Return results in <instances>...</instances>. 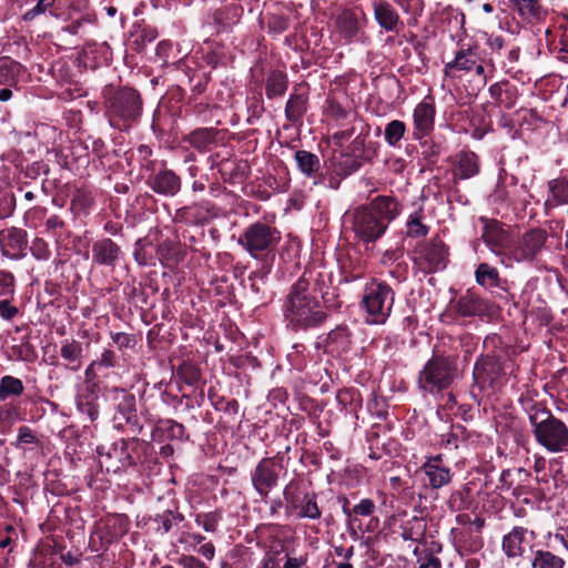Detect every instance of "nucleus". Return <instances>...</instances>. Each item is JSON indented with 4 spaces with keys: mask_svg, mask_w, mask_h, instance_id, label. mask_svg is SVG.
I'll use <instances>...</instances> for the list:
<instances>
[{
    "mask_svg": "<svg viewBox=\"0 0 568 568\" xmlns=\"http://www.w3.org/2000/svg\"><path fill=\"white\" fill-rule=\"evenodd\" d=\"M60 356L64 361V367L71 372H78L82 366V344L75 339H65L60 347Z\"/></svg>",
    "mask_w": 568,
    "mask_h": 568,
    "instance_id": "a878e982",
    "label": "nucleus"
},
{
    "mask_svg": "<svg viewBox=\"0 0 568 568\" xmlns=\"http://www.w3.org/2000/svg\"><path fill=\"white\" fill-rule=\"evenodd\" d=\"M24 390L21 379L6 375L0 379V399L4 400L10 396H20Z\"/></svg>",
    "mask_w": 568,
    "mask_h": 568,
    "instance_id": "a19ab883",
    "label": "nucleus"
},
{
    "mask_svg": "<svg viewBox=\"0 0 568 568\" xmlns=\"http://www.w3.org/2000/svg\"><path fill=\"white\" fill-rule=\"evenodd\" d=\"M479 220L484 224L481 232L483 241L503 262L505 248L510 244L507 230L497 220H489L484 216Z\"/></svg>",
    "mask_w": 568,
    "mask_h": 568,
    "instance_id": "2eb2a0df",
    "label": "nucleus"
},
{
    "mask_svg": "<svg viewBox=\"0 0 568 568\" xmlns=\"http://www.w3.org/2000/svg\"><path fill=\"white\" fill-rule=\"evenodd\" d=\"M528 419L539 446L551 454L568 452V426L551 410L534 406Z\"/></svg>",
    "mask_w": 568,
    "mask_h": 568,
    "instance_id": "20e7f679",
    "label": "nucleus"
},
{
    "mask_svg": "<svg viewBox=\"0 0 568 568\" xmlns=\"http://www.w3.org/2000/svg\"><path fill=\"white\" fill-rule=\"evenodd\" d=\"M30 251H31L32 255L37 260L47 261L51 256V252L49 250V246H48L47 242L43 239H39V237L34 239L32 241Z\"/></svg>",
    "mask_w": 568,
    "mask_h": 568,
    "instance_id": "4d7b16f0",
    "label": "nucleus"
},
{
    "mask_svg": "<svg viewBox=\"0 0 568 568\" xmlns=\"http://www.w3.org/2000/svg\"><path fill=\"white\" fill-rule=\"evenodd\" d=\"M287 542L277 536H272L265 546V552L257 568H281V562L287 556Z\"/></svg>",
    "mask_w": 568,
    "mask_h": 568,
    "instance_id": "4be33fe9",
    "label": "nucleus"
},
{
    "mask_svg": "<svg viewBox=\"0 0 568 568\" xmlns=\"http://www.w3.org/2000/svg\"><path fill=\"white\" fill-rule=\"evenodd\" d=\"M453 545L459 556H471L478 554L484 547V539L477 531L465 528H453Z\"/></svg>",
    "mask_w": 568,
    "mask_h": 568,
    "instance_id": "f3484780",
    "label": "nucleus"
},
{
    "mask_svg": "<svg viewBox=\"0 0 568 568\" xmlns=\"http://www.w3.org/2000/svg\"><path fill=\"white\" fill-rule=\"evenodd\" d=\"M406 132V125L400 120H393L386 124L384 136L390 146H396Z\"/></svg>",
    "mask_w": 568,
    "mask_h": 568,
    "instance_id": "49530a36",
    "label": "nucleus"
},
{
    "mask_svg": "<svg viewBox=\"0 0 568 568\" xmlns=\"http://www.w3.org/2000/svg\"><path fill=\"white\" fill-rule=\"evenodd\" d=\"M100 368H112L116 364L115 353L111 349H104L100 358L95 359Z\"/></svg>",
    "mask_w": 568,
    "mask_h": 568,
    "instance_id": "774afa93",
    "label": "nucleus"
},
{
    "mask_svg": "<svg viewBox=\"0 0 568 568\" xmlns=\"http://www.w3.org/2000/svg\"><path fill=\"white\" fill-rule=\"evenodd\" d=\"M18 419L19 412L16 407L9 405L0 407V434H7Z\"/></svg>",
    "mask_w": 568,
    "mask_h": 568,
    "instance_id": "8fccbe9b",
    "label": "nucleus"
},
{
    "mask_svg": "<svg viewBox=\"0 0 568 568\" xmlns=\"http://www.w3.org/2000/svg\"><path fill=\"white\" fill-rule=\"evenodd\" d=\"M165 432L170 438L174 439H182L185 435L184 426L173 419H168L165 422Z\"/></svg>",
    "mask_w": 568,
    "mask_h": 568,
    "instance_id": "338daca9",
    "label": "nucleus"
},
{
    "mask_svg": "<svg viewBox=\"0 0 568 568\" xmlns=\"http://www.w3.org/2000/svg\"><path fill=\"white\" fill-rule=\"evenodd\" d=\"M490 97L499 104L506 108H511L515 104V99H510L506 101L504 95H508L510 93V87L507 82H497L490 85L489 88Z\"/></svg>",
    "mask_w": 568,
    "mask_h": 568,
    "instance_id": "09e8293b",
    "label": "nucleus"
},
{
    "mask_svg": "<svg viewBox=\"0 0 568 568\" xmlns=\"http://www.w3.org/2000/svg\"><path fill=\"white\" fill-rule=\"evenodd\" d=\"M362 162L353 156L345 155L344 159L338 161V170L343 171L345 175H349L359 170Z\"/></svg>",
    "mask_w": 568,
    "mask_h": 568,
    "instance_id": "e2e57ef3",
    "label": "nucleus"
},
{
    "mask_svg": "<svg viewBox=\"0 0 568 568\" xmlns=\"http://www.w3.org/2000/svg\"><path fill=\"white\" fill-rule=\"evenodd\" d=\"M321 274L305 270L291 285L282 304L286 327L294 332H306L320 327L327 318L325 305L317 295Z\"/></svg>",
    "mask_w": 568,
    "mask_h": 568,
    "instance_id": "f257e3e1",
    "label": "nucleus"
},
{
    "mask_svg": "<svg viewBox=\"0 0 568 568\" xmlns=\"http://www.w3.org/2000/svg\"><path fill=\"white\" fill-rule=\"evenodd\" d=\"M335 24L341 36L348 41L355 39L361 30L356 13L349 9H345L337 14Z\"/></svg>",
    "mask_w": 568,
    "mask_h": 568,
    "instance_id": "c85d7f7f",
    "label": "nucleus"
},
{
    "mask_svg": "<svg viewBox=\"0 0 568 568\" xmlns=\"http://www.w3.org/2000/svg\"><path fill=\"white\" fill-rule=\"evenodd\" d=\"M547 241V232L541 229H531L510 242L505 248L503 264L511 266L513 263L531 262L541 252Z\"/></svg>",
    "mask_w": 568,
    "mask_h": 568,
    "instance_id": "1a4fd4ad",
    "label": "nucleus"
},
{
    "mask_svg": "<svg viewBox=\"0 0 568 568\" xmlns=\"http://www.w3.org/2000/svg\"><path fill=\"white\" fill-rule=\"evenodd\" d=\"M217 133L219 131L214 128H200L187 134L184 141L200 152H207L215 144Z\"/></svg>",
    "mask_w": 568,
    "mask_h": 568,
    "instance_id": "cd10ccee",
    "label": "nucleus"
},
{
    "mask_svg": "<svg viewBox=\"0 0 568 568\" xmlns=\"http://www.w3.org/2000/svg\"><path fill=\"white\" fill-rule=\"evenodd\" d=\"M111 338L119 349L133 348L136 345V338L133 334L111 333Z\"/></svg>",
    "mask_w": 568,
    "mask_h": 568,
    "instance_id": "bf43d9fd",
    "label": "nucleus"
},
{
    "mask_svg": "<svg viewBox=\"0 0 568 568\" xmlns=\"http://www.w3.org/2000/svg\"><path fill=\"white\" fill-rule=\"evenodd\" d=\"M285 509L288 515H296L300 519H320L322 511L317 505L314 493H301L290 483L283 490Z\"/></svg>",
    "mask_w": 568,
    "mask_h": 568,
    "instance_id": "9d476101",
    "label": "nucleus"
},
{
    "mask_svg": "<svg viewBox=\"0 0 568 568\" xmlns=\"http://www.w3.org/2000/svg\"><path fill=\"white\" fill-rule=\"evenodd\" d=\"M243 14V8L239 4H230L216 10L213 14L214 23L220 31L231 29L237 24Z\"/></svg>",
    "mask_w": 568,
    "mask_h": 568,
    "instance_id": "7c9ffc66",
    "label": "nucleus"
},
{
    "mask_svg": "<svg viewBox=\"0 0 568 568\" xmlns=\"http://www.w3.org/2000/svg\"><path fill=\"white\" fill-rule=\"evenodd\" d=\"M537 534L523 526H514L501 539V550L508 559L525 557L531 550Z\"/></svg>",
    "mask_w": 568,
    "mask_h": 568,
    "instance_id": "f8f14e48",
    "label": "nucleus"
},
{
    "mask_svg": "<svg viewBox=\"0 0 568 568\" xmlns=\"http://www.w3.org/2000/svg\"><path fill=\"white\" fill-rule=\"evenodd\" d=\"M288 87L287 74L273 70L266 78L265 92L268 99L278 98L285 94Z\"/></svg>",
    "mask_w": 568,
    "mask_h": 568,
    "instance_id": "c9c22d12",
    "label": "nucleus"
},
{
    "mask_svg": "<svg viewBox=\"0 0 568 568\" xmlns=\"http://www.w3.org/2000/svg\"><path fill=\"white\" fill-rule=\"evenodd\" d=\"M118 413L122 418L129 423H136L138 416L135 413V398L133 395L122 392V400L118 405Z\"/></svg>",
    "mask_w": 568,
    "mask_h": 568,
    "instance_id": "c03bdc74",
    "label": "nucleus"
},
{
    "mask_svg": "<svg viewBox=\"0 0 568 568\" xmlns=\"http://www.w3.org/2000/svg\"><path fill=\"white\" fill-rule=\"evenodd\" d=\"M307 100L302 93H292L286 102L285 115L292 122H298L306 112Z\"/></svg>",
    "mask_w": 568,
    "mask_h": 568,
    "instance_id": "4c0bfd02",
    "label": "nucleus"
},
{
    "mask_svg": "<svg viewBox=\"0 0 568 568\" xmlns=\"http://www.w3.org/2000/svg\"><path fill=\"white\" fill-rule=\"evenodd\" d=\"M270 31L274 33H283L288 29L290 20L283 14H272L267 19Z\"/></svg>",
    "mask_w": 568,
    "mask_h": 568,
    "instance_id": "13d9d810",
    "label": "nucleus"
},
{
    "mask_svg": "<svg viewBox=\"0 0 568 568\" xmlns=\"http://www.w3.org/2000/svg\"><path fill=\"white\" fill-rule=\"evenodd\" d=\"M475 281L484 288H495L500 286V275L498 270L486 262L478 264L475 271Z\"/></svg>",
    "mask_w": 568,
    "mask_h": 568,
    "instance_id": "f704fd0d",
    "label": "nucleus"
},
{
    "mask_svg": "<svg viewBox=\"0 0 568 568\" xmlns=\"http://www.w3.org/2000/svg\"><path fill=\"white\" fill-rule=\"evenodd\" d=\"M184 516L180 513L172 510H165L163 514L156 516L155 521L160 524V528L163 532H169L173 526H176L183 521Z\"/></svg>",
    "mask_w": 568,
    "mask_h": 568,
    "instance_id": "603ef678",
    "label": "nucleus"
},
{
    "mask_svg": "<svg viewBox=\"0 0 568 568\" xmlns=\"http://www.w3.org/2000/svg\"><path fill=\"white\" fill-rule=\"evenodd\" d=\"M565 560L549 550L534 551L531 568H564Z\"/></svg>",
    "mask_w": 568,
    "mask_h": 568,
    "instance_id": "58836bf2",
    "label": "nucleus"
},
{
    "mask_svg": "<svg viewBox=\"0 0 568 568\" xmlns=\"http://www.w3.org/2000/svg\"><path fill=\"white\" fill-rule=\"evenodd\" d=\"M375 503L369 498L362 499L352 509V513L359 516H371L375 511Z\"/></svg>",
    "mask_w": 568,
    "mask_h": 568,
    "instance_id": "69168bd1",
    "label": "nucleus"
},
{
    "mask_svg": "<svg viewBox=\"0 0 568 568\" xmlns=\"http://www.w3.org/2000/svg\"><path fill=\"white\" fill-rule=\"evenodd\" d=\"M28 245L27 232L18 227H8L0 231V246L4 256L19 260Z\"/></svg>",
    "mask_w": 568,
    "mask_h": 568,
    "instance_id": "dca6fc26",
    "label": "nucleus"
},
{
    "mask_svg": "<svg viewBox=\"0 0 568 568\" xmlns=\"http://www.w3.org/2000/svg\"><path fill=\"white\" fill-rule=\"evenodd\" d=\"M548 190L550 196L545 202L546 210L568 203V180L554 179L548 182Z\"/></svg>",
    "mask_w": 568,
    "mask_h": 568,
    "instance_id": "2f4dec72",
    "label": "nucleus"
},
{
    "mask_svg": "<svg viewBox=\"0 0 568 568\" xmlns=\"http://www.w3.org/2000/svg\"><path fill=\"white\" fill-rule=\"evenodd\" d=\"M142 110L141 94L132 88L124 87L109 98L105 114L113 128L122 130L138 122Z\"/></svg>",
    "mask_w": 568,
    "mask_h": 568,
    "instance_id": "423d86ee",
    "label": "nucleus"
},
{
    "mask_svg": "<svg viewBox=\"0 0 568 568\" xmlns=\"http://www.w3.org/2000/svg\"><path fill=\"white\" fill-rule=\"evenodd\" d=\"M174 221L187 225H199L207 221V210L197 203L183 206L175 211Z\"/></svg>",
    "mask_w": 568,
    "mask_h": 568,
    "instance_id": "c756f323",
    "label": "nucleus"
},
{
    "mask_svg": "<svg viewBox=\"0 0 568 568\" xmlns=\"http://www.w3.org/2000/svg\"><path fill=\"white\" fill-rule=\"evenodd\" d=\"M222 520V513L220 510L200 513L195 516V523L202 527L204 531L214 534L217 531L220 521Z\"/></svg>",
    "mask_w": 568,
    "mask_h": 568,
    "instance_id": "a18cd8bd",
    "label": "nucleus"
},
{
    "mask_svg": "<svg viewBox=\"0 0 568 568\" xmlns=\"http://www.w3.org/2000/svg\"><path fill=\"white\" fill-rule=\"evenodd\" d=\"M514 364L495 354L480 355L473 368L471 392H494L507 382V376L513 374Z\"/></svg>",
    "mask_w": 568,
    "mask_h": 568,
    "instance_id": "39448f33",
    "label": "nucleus"
},
{
    "mask_svg": "<svg viewBox=\"0 0 568 568\" xmlns=\"http://www.w3.org/2000/svg\"><path fill=\"white\" fill-rule=\"evenodd\" d=\"M150 187L160 195L174 196L181 189V179L172 170H160L149 179Z\"/></svg>",
    "mask_w": 568,
    "mask_h": 568,
    "instance_id": "aec40b11",
    "label": "nucleus"
},
{
    "mask_svg": "<svg viewBox=\"0 0 568 568\" xmlns=\"http://www.w3.org/2000/svg\"><path fill=\"white\" fill-rule=\"evenodd\" d=\"M55 0H39L38 3L28 10L22 19L27 22L32 21L37 16L42 14L54 6Z\"/></svg>",
    "mask_w": 568,
    "mask_h": 568,
    "instance_id": "6e6d98bb",
    "label": "nucleus"
},
{
    "mask_svg": "<svg viewBox=\"0 0 568 568\" xmlns=\"http://www.w3.org/2000/svg\"><path fill=\"white\" fill-rule=\"evenodd\" d=\"M93 204V194L91 191L79 189L71 200V209L77 212L89 210Z\"/></svg>",
    "mask_w": 568,
    "mask_h": 568,
    "instance_id": "3c124183",
    "label": "nucleus"
},
{
    "mask_svg": "<svg viewBox=\"0 0 568 568\" xmlns=\"http://www.w3.org/2000/svg\"><path fill=\"white\" fill-rule=\"evenodd\" d=\"M38 443V438L34 434V432L28 427V426H21L18 428V436L17 440L13 443V445L19 448L23 444H36Z\"/></svg>",
    "mask_w": 568,
    "mask_h": 568,
    "instance_id": "052dcab7",
    "label": "nucleus"
},
{
    "mask_svg": "<svg viewBox=\"0 0 568 568\" xmlns=\"http://www.w3.org/2000/svg\"><path fill=\"white\" fill-rule=\"evenodd\" d=\"M294 160L301 173L307 178H314L321 170L320 158L310 151H296L294 154Z\"/></svg>",
    "mask_w": 568,
    "mask_h": 568,
    "instance_id": "473e14b6",
    "label": "nucleus"
},
{
    "mask_svg": "<svg viewBox=\"0 0 568 568\" xmlns=\"http://www.w3.org/2000/svg\"><path fill=\"white\" fill-rule=\"evenodd\" d=\"M281 241V232L264 222L250 224L237 239V244L255 260L273 253Z\"/></svg>",
    "mask_w": 568,
    "mask_h": 568,
    "instance_id": "0eeeda50",
    "label": "nucleus"
},
{
    "mask_svg": "<svg viewBox=\"0 0 568 568\" xmlns=\"http://www.w3.org/2000/svg\"><path fill=\"white\" fill-rule=\"evenodd\" d=\"M254 556L247 548L236 545L221 560V568H252Z\"/></svg>",
    "mask_w": 568,
    "mask_h": 568,
    "instance_id": "bb28decb",
    "label": "nucleus"
},
{
    "mask_svg": "<svg viewBox=\"0 0 568 568\" xmlns=\"http://www.w3.org/2000/svg\"><path fill=\"white\" fill-rule=\"evenodd\" d=\"M422 469L428 477L430 487L434 489H439L450 483V470L443 465L440 455L428 457L423 464Z\"/></svg>",
    "mask_w": 568,
    "mask_h": 568,
    "instance_id": "412c9836",
    "label": "nucleus"
},
{
    "mask_svg": "<svg viewBox=\"0 0 568 568\" xmlns=\"http://www.w3.org/2000/svg\"><path fill=\"white\" fill-rule=\"evenodd\" d=\"M14 277L10 272L0 271V296L12 295L14 292Z\"/></svg>",
    "mask_w": 568,
    "mask_h": 568,
    "instance_id": "680f3d73",
    "label": "nucleus"
},
{
    "mask_svg": "<svg viewBox=\"0 0 568 568\" xmlns=\"http://www.w3.org/2000/svg\"><path fill=\"white\" fill-rule=\"evenodd\" d=\"M489 199L491 203L501 206H509L514 202L506 186L500 183L497 184Z\"/></svg>",
    "mask_w": 568,
    "mask_h": 568,
    "instance_id": "5fc2aeb1",
    "label": "nucleus"
},
{
    "mask_svg": "<svg viewBox=\"0 0 568 568\" xmlns=\"http://www.w3.org/2000/svg\"><path fill=\"white\" fill-rule=\"evenodd\" d=\"M414 262L424 273L444 270L448 262V248L439 239H432L414 251Z\"/></svg>",
    "mask_w": 568,
    "mask_h": 568,
    "instance_id": "9b49d317",
    "label": "nucleus"
},
{
    "mask_svg": "<svg viewBox=\"0 0 568 568\" xmlns=\"http://www.w3.org/2000/svg\"><path fill=\"white\" fill-rule=\"evenodd\" d=\"M422 210L412 213L406 221V234L409 237H422L427 235L428 226L423 223Z\"/></svg>",
    "mask_w": 568,
    "mask_h": 568,
    "instance_id": "37998d69",
    "label": "nucleus"
},
{
    "mask_svg": "<svg viewBox=\"0 0 568 568\" xmlns=\"http://www.w3.org/2000/svg\"><path fill=\"white\" fill-rule=\"evenodd\" d=\"M21 63L12 60L9 57L0 58V82L13 84L18 81L22 72Z\"/></svg>",
    "mask_w": 568,
    "mask_h": 568,
    "instance_id": "ea45409f",
    "label": "nucleus"
},
{
    "mask_svg": "<svg viewBox=\"0 0 568 568\" xmlns=\"http://www.w3.org/2000/svg\"><path fill=\"white\" fill-rule=\"evenodd\" d=\"M479 173V158L473 151H463L456 156L454 176L460 180L470 179Z\"/></svg>",
    "mask_w": 568,
    "mask_h": 568,
    "instance_id": "393cba45",
    "label": "nucleus"
},
{
    "mask_svg": "<svg viewBox=\"0 0 568 568\" xmlns=\"http://www.w3.org/2000/svg\"><path fill=\"white\" fill-rule=\"evenodd\" d=\"M178 565L181 568H209L205 562L193 555H181Z\"/></svg>",
    "mask_w": 568,
    "mask_h": 568,
    "instance_id": "0e129e2a",
    "label": "nucleus"
},
{
    "mask_svg": "<svg viewBox=\"0 0 568 568\" xmlns=\"http://www.w3.org/2000/svg\"><path fill=\"white\" fill-rule=\"evenodd\" d=\"M377 24L387 32H398L403 26L399 14L386 0H374L372 3Z\"/></svg>",
    "mask_w": 568,
    "mask_h": 568,
    "instance_id": "6ab92c4d",
    "label": "nucleus"
},
{
    "mask_svg": "<svg viewBox=\"0 0 568 568\" xmlns=\"http://www.w3.org/2000/svg\"><path fill=\"white\" fill-rule=\"evenodd\" d=\"M426 525L423 519L414 517L402 527V537L405 540L419 541L424 537Z\"/></svg>",
    "mask_w": 568,
    "mask_h": 568,
    "instance_id": "79ce46f5",
    "label": "nucleus"
},
{
    "mask_svg": "<svg viewBox=\"0 0 568 568\" xmlns=\"http://www.w3.org/2000/svg\"><path fill=\"white\" fill-rule=\"evenodd\" d=\"M176 374L187 385H195L201 378V369L192 362L181 363Z\"/></svg>",
    "mask_w": 568,
    "mask_h": 568,
    "instance_id": "de8ad7c7",
    "label": "nucleus"
},
{
    "mask_svg": "<svg viewBox=\"0 0 568 568\" xmlns=\"http://www.w3.org/2000/svg\"><path fill=\"white\" fill-rule=\"evenodd\" d=\"M399 203L392 196L379 195L367 205H359L345 215L355 237L374 243L386 232L388 224L399 215Z\"/></svg>",
    "mask_w": 568,
    "mask_h": 568,
    "instance_id": "f03ea898",
    "label": "nucleus"
},
{
    "mask_svg": "<svg viewBox=\"0 0 568 568\" xmlns=\"http://www.w3.org/2000/svg\"><path fill=\"white\" fill-rule=\"evenodd\" d=\"M77 408L80 414L87 416L91 422L99 417V406L93 399L80 397L77 402Z\"/></svg>",
    "mask_w": 568,
    "mask_h": 568,
    "instance_id": "864d4df0",
    "label": "nucleus"
},
{
    "mask_svg": "<svg viewBox=\"0 0 568 568\" xmlns=\"http://www.w3.org/2000/svg\"><path fill=\"white\" fill-rule=\"evenodd\" d=\"M251 480L258 496L266 498L278 481V470L274 458H262L252 471Z\"/></svg>",
    "mask_w": 568,
    "mask_h": 568,
    "instance_id": "4468645a",
    "label": "nucleus"
},
{
    "mask_svg": "<svg viewBox=\"0 0 568 568\" xmlns=\"http://www.w3.org/2000/svg\"><path fill=\"white\" fill-rule=\"evenodd\" d=\"M457 377L458 355L435 345L432 357L418 374V387L433 396H440Z\"/></svg>",
    "mask_w": 568,
    "mask_h": 568,
    "instance_id": "7ed1b4c3",
    "label": "nucleus"
},
{
    "mask_svg": "<svg viewBox=\"0 0 568 568\" xmlns=\"http://www.w3.org/2000/svg\"><path fill=\"white\" fill-rule=\"evenodd\" d=\"M436 105L432 95H426L413 111V139L420 141L435 129Z\"/></svg>",
    "mask_w": 568,
    "mask_h": 568,
    "instance_id": "ddd939ff",
    "label": "nucleus"
},
{
    "mask_svg": "<svg viewBox=\"0 0 568 568\" xmlns=\"http://www.w3.org/2000/svg\"><path fill=\"white\" fill-rule=\"evenodd\" d=\"M473 504L471 489L468 486H463L460 489L452 493L447 501L448 508L454 513L468 510Z\"/></svg>",
    "mask_w": 568,
    "mask_h": 568,
    "instance_id": "e433bc0d",
    "label": "nucleus"
},
{
    "mask_svg": "<svg viewBox=\"0 0 568 568\" xmlns=\"http://www.w3.org/2000/svg\"><path fill=\"white\" fill-rule=\"evenodd\" d=\"M478 61L479 58L476 48H460L455 53V58L452 61L445 63L444 73L445 75H450V73L455 70L469 72L474 69L476 62Z\"/></svg>",
    "mask_w": 568,
    "mask_h": 568,
    "instance_id": "b1692460",
    "label": "nucleus"
},
{
    "mask_svg": "<svg viewBox=\"0 0 568 568\" xmlns=\"http://www.w3.org/2000/svg\"><path fill=\"white\" fill-rule=\"evenodd\" d=\"M489 310V303L478 294L467 291L456 303V311L460 316L471 317L485 315Z\"/></svg>",
    "mask_w": 568,
    "mask_h": 568,
    "instance_id": "5701e85b",
    "label": "nucleus"
},
{
    "mask_svg": "<svg viewBox=\"0 0 568 568\" xmlns=\"http://www.w3.org/2000/svg\"><path fill=\"white\" fill-rule=\"evenodd\" d=\"M395 301L393 288L383 282L366 286L363 295V307L366 312V322L369 324H384L390 315Z\"/></svg>",
    "mask_w": 568,
    "mask_h": 568,
    "instance_id": "6e6552de",
    "label": "nucleus"
},
{
    "mask_svg": "<svg viewBox=\"0 0 568 568\" xmlns=\"http://www.w3.org/2000/svg\"><path fill=\"white\" fill-rule=\"evenodd\" d=\"M121 257V247L111 239L98 240L92 245V262L94 264L114 267Z\"/></svg>",
    "mask_w": 568,
    "mask_h": 568,
    "instance_id": "a211bd4d",
    "label": "nucleus"
},
{
    "mask_svg": "<svg viewBox=\"0 0 568 568\" xmlns=\"http://www.w3.org/2000/svg\"><path fill=\"white\" fill-rule=\"evenodd\" d=\"M541 0H510L519 16L528 21L540 20L546 14Z\"/></svg>",
    "mask_w": 568,
    "mask_h": 568,
    "instance_id": "72a5a7b5",
    "label": "nucleus"
}]
</instances>
